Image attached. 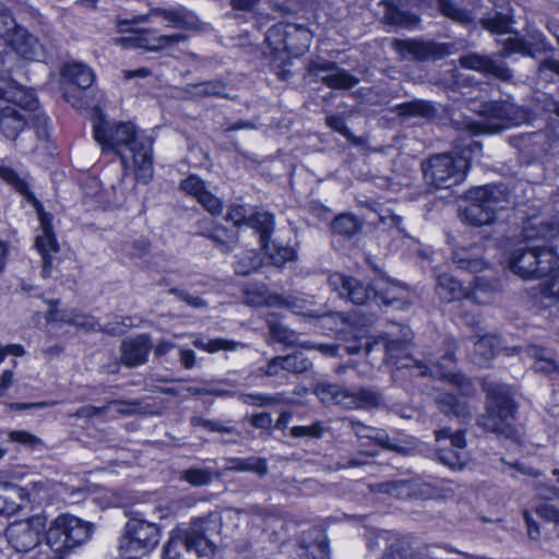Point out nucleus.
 Wrapping results in <instances>:
<instances>
[{"label":"nucleus","mask_w":559,"mask_h":559,"mask_svg":"<svg viewBox=\"0 0 559 559\" xmlns=\"http://www.w3.org/2000/svg\"><path fill=\"white\" fill-rule=\"evenodd\" d=\"M93 136L104 153H114L123 169L133 166L136 178L147 182L153 175V140L139 135L132 122H111L99 119L94 123Z\"/></svg>","instance_id":"nucleus-1"},{"label":"nucleus","mask_w":559,"mask_h":559,"mask_svg":"<svg viewBox=\"0 0 559 559\" xmlns=\"http://www.w3.org/2000/svg\"><path fill=\"white\" fill-rule=\"evenodd\" d=\"M401 337L393 333L381 336L372 345L367 347L369 353L376 346H382L389 362L392 365V378L394 381L402 378V373L407 371L413 377H439L445 379L459 389L468 384V380L461 373L444 370L441 362L432 358L420 360L409 354L412 331L409 328H401Z\"/></svg>","instance_id":"nucleus-2"},{"label":"nucleus","mask_w":559,"mask_h":559,"mask_svg":"<svg viewBox=\"0 0 559 559\" xmlns=\"http://www.w3.org/2000/svg\"><path fill=\"white\" fill-rule=\"evenodd\" d=\"M221 515L212 512L174 528L163 549V559H194L215 549L213 536L219 534Z\"/></svg>","instance_id":"nucleus-3"},{"label":"nucleus","mask_w":559,"mask_h":559,"mask_svg":"<svg viewBox=\"0 0 559 559\" xmlns=\"http://www.w3.org/2000/svg\"><path fill=\"white\" fill-rule=\"evenodd\" d=\"M484 390L487 393L486 413L478 417L477 425L486 431L511 438L514 435L511 421L515 412L511 388L486 381Z\"/></svg>","instance_id":"nucleus-4"},{"label":"nucleus","mask_w":559,"mask_h":559,"mask_svg":"<svg viewBox=\"0 0 559 559\" xmlns=\"http://www.w3.org/2000/svg\"><path fill=\"white\" fill-rule=\"evenodd\" d=\"M471 204L463 212V219L472 226L496 224L498 213L511 203V195L502 186H484L469 191Z\"/></svg>","instance_id":"nucleus-5"},{"label":"nucleus","mask_w":559,"mask_h":559,"mask_svg":"<svg viewBox=\"0 0 559 559\" xmlns=\"http://www.w3.org/2000/svg\"><path fill=\"white\" fill-rule=\"evenodd\" d=\"M522 236L525 241L551 240L559 237V190L545 202L535 200L525 211Z\"/></svg>","instance_id":"nucleus-6"},{"label":"nucleus","mask_w":559,"mask_h":559,"mask_svg":"<svg viewBox=\"0 0 559 559\" xmlns=\"http://www.w3.org/2000/svg\"><path fill=\"white\" fill-rule=\"evenodd\" d=\"M468 169V157L460 153H441L423 163L424 178L428 186L449 189L464 181Z\"/></svg>","instance_id":"nucleus-7"},{"label":"nucleus","mask_w":559,"mask_h":559,"mask_svg":"<svg viewBox=\"0 0 559 559\" xmlns=\"http://www.w3.org/2000/svg\"><path fill=\"white\" fill-rule=\"evenodd\" d=\"M556 262L557 253L552 248L521 247L512 251L509 269L524 280H534L550 273Z\"/></svg>","instance_id":"nucleus-8"},{"label":"nucleus","mask_w":559,"mask_h":559,"mask_svg":"<svg viewBox=\"0 0 559 559\" xmlns=\"http://www.w3.org/2000/svg\"><path fill=\"white\" fill-rule=\"evenodd\" d=\"M159 542L156 524L139 518H131L119 542L120 555L127 559H136L154 550Z\"/></svg>","instance_id":"nucleus-9"},{"label":"nucleus","mask_w":559,"mask_h":559,"mask_svg":"<svg viewBox=\"0 0 559 559\" xmlns=\"http://www.w3.org/2000/svg\"><path fill=\"white\" fill-rule=\"evenodd\" d=\"M90 537L91 526L72 515L58 516L46 532L47 544L56 552H66L81 546Z\"/></svg>","instance_id":"nucleus-10"},{"label":"nucleus","mask_w":559,"mask_h":559,"mask_svg":"<svg viewBox=\"0 0 559 559\" xmlns=\"http://www.w3.org/2000/svg\"><path fill=\"white\" fill-rule=\"evenodd\" d=\"M524 114L512 104L504 102L488 103L484 107V118L469 122L467 130L472 135L480 133H499L524 121Z\"/></svg>","instance_id":"nucleus-11"},{"label":"nucleus","mask_w":559,"mask_h":559,"mask_svg":"<svg viewBox=\"0 0 559 559\" xmlns=\"http://www.w3.org/2000/svg\"><path fill=\"white\" fill-rule=\"evenodd\" d=\"M312 33L300 24L278 23L269 28L265 40L274 50H285L294 57L305 53L312 43Z\"/></svg>","instance_id":"nucleus-12"},{"label":"nucleus","mask_w":559,"mask_h":559,"mask_svg":"<svg viewBox=\"0 0 559 559\" xmlns=\"http://www.w3.org/2000/svg\"><path fill=\"white\" fill-rule=\"evenodd\" d=\"M438 442L449 440L450 445L440 447L437 450V460L453 471H462L469 462L466 450L465 430H452L444 427L435 431Z\"/></svg>","instance_id":"nucleus-13"},{"label":"nucleus","mask_w":559,"mask_h":559,"mask_svg":"<svg viewBox=\"0 0 559 559\" xmlns=\"http://www.w3.org/2000/svg\"><path fill=\"white\" fill-rule=\"evenodd\" d=\"M45 531V520L33 516L26 521L10 524L5 530V537L15 551L28 552L40 545Z\"/></svg>","instance_id":"nucleus-14"},{"label":"nucleus","mask_w":559,"mask_h":559,"mask_svg":"<svg viewBox=\"0 0 559 559\" xmlns=\"http://www.w3.org/2000/svg\"><path fill=\"white\" fill-rule=\"evenodd\" d=\"M329 285L341 298L354 305H367L374 300L373 281L366 283L354 276L334 273L329 277Z\"/></svg>","instance_id":"nucleus-15"},{"label":"nucleus","mask_w":559,"mask_h":559,"mask_svg":"<svg viewBox=\"0 0 559 559\" xmlns=\"http://www.w3.org/2000/svg\"><path fill=\"white\" fill-rule=\"evenodd\" d=\"M367 545L370 549L383 550L380 559H403L409 550L408 539L394 531H370Z\"/></svg>","instance_id":"nucleus-16"},{"label":"nucleus","mask_w":559,"mask_h":559,"mask_svg":"<svg viewBox=\"0 0 559 559\" xmlns=\"http://www.w3.org/2000/svg\"><path fill=\"white\" fill-rule=\"evenodd\" d=\"M394 49L403 58H412L414 60H427L441 58L451 52V44H440L436 41H423L417 39H395L393 41Z\"/></svg>","instance_id":"nucleus-17"},{"label":"nucleus","mask_w":559,"mask_h":559,"mask_svg":"<svg viewBox=\"0 0 559 559\" xmlns=\"http://www.w3.org/2000/svg\"><path fill=\"white\" fill-rule=\"evenodd\" d=\"M162 20L166 27L186 29L189 27L187 14L182 9L153 8L146 14L135 15L130 21H118L119 32H126L123 28L128 24L153 23Z\"/></svg>","instance_id":"nucleus-18"},{"label":"nucleus","mask_w":559,"mask_h":559,"mask_svg":"<svg viewBox=\"0 0 559 559\" xmlns=\"http://www.w3.org/2000/svg\"><path fill=\"white\" fill-rule=\"evenodd\" d=\"M63 75L70 82V85L66 88L64 92L66 99L73 106H83L81 99L76 98L75 93L92 86L95 81V74L93 70L86 64L72 62L64 67Z\"/></svg>","instance_id":"nucleus-19"},{"label":"nucleus","mask_w":559,"mask_h":559,"mask_svg":"<svg viewBox=\"0 0 559 559\" xmlns=\"http://www.w3.org/2000/svg\"><path fill=\"white\" fill-rule=\"evenodd\" d=\"M147 32L146 29H139L136 35L129 37H119L115 38V43L119 44L123 47H140L144 48L148 51H158L163 49H167L174 47L180 43H185L188 39V36L185 34H170V35H159L154 37L141 36Z\"/></svg>","instance_id":"nucleus-20"},{"label":"nucleus","mask_w":559,"mask_h":559,"mask_svg":"<svg viewBox=\"0 0 559 559\" xmlns=\"http://www.w3.org/2000/svg\"><path fill=\"white\" fill-rule=\"evenodd\" d=\"M226 219L231 222L234 226H247L252 228L258 235L263 234L275 227L274 216L269 212H255L249 214L247 209L240 204H234L229 207Z\"/></svg>","instance_id":"nucleus-21"},{"label":"nucleus","mask_w":559,"mask_h":559,"mask_svg":"<svg viewBox=\"0 0 559 559\" xmlns=\"http://www.w3.org/2000/svg\"><path fill=\"white\" fill-rule=\"evenodd\" d=\"M460 64L466 69L491 74L502 81H509L513 76L512 71L507 67L506 62L489 56H481L477 53L462 56L460 58Z\"/></svg>","instance_id":"nucleus-22"},{"label":"nucleus","mask_w":559,"mask_h":559,"mask_svg":"<svg viewBox=\"0 0 559 559\" xmlns=\"http://www.w3.org/2000/svg\"><path fill=\"white\" fill-rule=\"evenodd\" d=\"M151 349L152 342L147 334L126 338L120 346L121 361L129 368L143 365L146 362Z\"/></svg>","instance_id":"nucleus-23"},{"label":"nucleus","mask_w":559,"mask_h":559,"mask_svg":"<svg viewBox=\"0 0 559 559\" xmlns=\"http://www.w3.org/2000/svg\"><path fill=\"white\" fill-rule=\"evenodd\" d=\"M329 551L326 536L318 528H310L304 532L299 537V559H328Z\"/></svg>","instance_id":"nucleus-24"},{"label":"nucleus","mask_w":559,"mask_h":559,"mask_svg":"<svg viewBox=\"0 0 559 559\" xmlns=\"http://www.w3.org/2000/svg\"><path fill=\"white\" fill-rule=\"evenodd\" d=\"M0 99L26 110H35L38 106L33 91L9 78H0Z\"/></svg>","instance_id":"nucleus-25"},{"label":"nucleus","mask_w":559,"mask_h":559,"mask_svg":"<svg viewBox=\"0 0 559 559\" xmlns=\"http://www.w3.org/2000/svg\"><path fill=\"white\" fill-rule=\"evenodd\" d=\"M373 289L374 300L380 301L385 307L404 310L409 305V301L407 300V290L388 280H374Z\"/></svg>","instance_id":"nucleus-26"},{"label":"nucleus","mask_w":559,"mask_h":559,"mask_svg":"<svg viewBox=\"0 0 559 559\" xmlns=\"http://www.w3.org/2000/svg\"><path fill=\"white\" fill-rule=\"evenodd\" d=\"M9 45L25 59L39 60L45 57L43 45L24 27L15 29Z\"/></svg>","instance_id":"nucleus-27"},{"label":"nucleus","mask_w":559,"mask_h":559,"mask_svg":"<svg viewBox=\"0 0 559 559\" xmlns=\"http://www.w3.org/2000/svg\"><path fill=\"white\" fill-rule=\"evenodd\" d=\"M313 393L325 405H341L348 408L350 400V390L337 383L328 381L318 382L313 389Z\"/></svg>","instance_id":"nucleus-28"},{"label":"nucleus","mask_w":559,"mask_h":559,"mask_svg":"<svg viewBox=\"0 0 559 559\" xmlns=\"http://www.w3.org/2000/svg\"><path fill=\"white\" fill-rule=\"evenodd\" d=\"M27 488H21L12 483H0V514H13L21 507L24 498H29Z\"/></svg>","instance_id":"nucleus-29"},{"label":"nucleus","mask_w":559,"mask_h":559,"mask_svg":"<svg viewBox=\"0 0 559 559\" xmlns=\"http://www.w3.org/2000/svg\"><path fill=\"white\" fill-rule=\"evenodd\" d=\"M385 23L405 28H414L419 23V17L403 9V0H383Z\"/></svg>","instance_id":"nucleus-30"},{"label":"nucleus","mask_w":559,"mask_h":559,"mask_svg":"<svg viewBox=\"0 0 559 559\" xmlns=\"http://www.w3.org/2000/svg\"><path fill=\"white\" fill-rule=\"evenodd\" d=\"M35 247L39 252L43 260V270L41 274L44 277H49L51 275L52 267V255L51 253H57L59 251V246L53 236L51 227L48 225L43 226L41 235L36 237Z\"/></svg>","instance_id":"nucleus-31"},{"label":"nucleus","mask_w":559,"mask_h":559,"mask_svg":"<svg viewBox=\"0 0 559 559\" xmlns=\"http://www.w3.org/2000/svg\"><path fill=\"white\" fill-rule=\"evenodd\" d=\"M274 231V227L263 234V230L259 234V239L262 249L265 254L270 258L273 264L281 266L287 261H293L296 258V252L293 248L286 246H280L275 241L271 240V235Z\"/></svg>","instance_id":"nucleus-32"},{"label":"nucleus","mask_w":559,"mask_h":559,"mask_svg":"<svg viewBox=\"0 0 559 559\" xmlns=\"http://www.w3.org/2000/svg\"><path fill=\"white\" fill-rule=\"evenodd\" d=\"M435 403L445 415L462 419L471 417L465 400L457 397L454 393L439 390L435 395Z\"/></svg>","instance_id":"nucleus-33"},{"label":"nucleus","mask_w":559,"mask_h":559,"mask_svg":"<svg viewBox=\"0 0 559 559\" xmlns=\"http://www.w3.org/2000/svg\"><path fill=\"white\" fill-rule=\"evenodd\" d=\"M393 111L404 119L420 118L430 120L437 116V108L430 102L424 99H414L399 104L393 108Z\"/></svg>","instance_id":"nucleus-34"},{"label":"nucleus","mask_w":559,"mask_h":559,"mask_svg":"<svg viewBox=\"0 0 559 559\" xmlns=\"http://www.w3.org/2000/svg\"><path fill=\"white\" fill-rule=\"evenodd\" d=\"M26 117L16 108L5 106L0 109V131L9 140H14L24 129Z\"/></svg>","instance_id":"nucleus-35"},{"label":"nucleus","mask_w":559,"mask_h":559,"mask_svg":"<svg viewBox=\"0 0 559 559\" xmlns=\"http://www.w3.org/2000/svg\"><path fill=\"white\" fill-rule=\"evenodd\" d=\"M225 469L238 473H254L260 477L269 473L267 462L263 457H227L225 459Z\"/></svg>","instance_id":"nucleus-36"},{"label":"nucleus","mask_w":559,"mask_h":559,"mask_svg":"<svg viewBox=\"0 0 559 559\" xmlns=\"http://www.w3.org/2000/svg\"><path fill=\"white\" fill-rule=\"evenodd\" d=\"M350 400H353L352 403H348V408L350 409L373 408L380 406L382 403L381 394L369 388H360L357 391L350 390Z\"/></svg>","instance_id":"nucleus-37"},{"label":"nucleus","mask_w":559,"mask_h":559,"mask_svg":"<svg viewBox=\"0 0 559 559\" xmlns=\"http://www.w3.org/2000/svg\"><path fill=\"white\" fill-rule=\"evenodd\" d=\"M0 178L15 188L17 192L23 194L25 199L32 203L37 210L40 204L28 188L27 182L20 178L19 175L9 166L0 165Z\"/></svg>","instance_id":"nucleus-38"},{"label":"nucleus","mask_w":559,"mask_h":559,"mask_svg":"<svg viewBox=\"0 0 559 559\" xmlns=\"http://www.w3.org/2000/svg\"><path fill=\"white\" fill-rule=\"evenodd\" d=\"M320 81L335 90H350L359 83V79L347 70L336 68L334 72L320 76Z\"/></svg>","instance_id":"nucleus-39"},{"label":"nucleus","mask_w":559,"mask_h":559,"mask_svg":"<svg viewBox=\"0 0 559 559\" xmlns=\"http://www.w3.org/2000/svg\"><path fill=\"white\" fill-rule=\"evenodd\" d=\"M499 347V340L495 335L486 334L474 345V360L478 365H483L495 357Z\"/></svg>","instance_id":"nucleus-40"},{"label":"nucleus","mask_w":559,"mask_h":559,"mask_svg":"<svg viewBox=\"0 0 559 559\" xmlns=\"http://www.w3.org/2000/svg\"><path fill=\"white\" fill-rule=\"evenodd\" d=\"M438 9L448 19L463 25H467L474 20L471 11L451 0H438Z\"/></svg>","instance_id":"nucleus-41"},{"label":"nucleus","mask_w":559,"mask_h":559,"mask_svg":"<svg viewBox=\"0 0 559 559\" xmlns=\"http://www.w3.org/2000/svg\"><path fill=\"white\" fill-rule=\"evenodd\" d=\"M437 293L443 301L451 302L461 298L463 289L461 283L454 277L442 274L438 277Z\"/></svg>","instance_id":"nucleus-42"},{"label":"nucleus","mask_w":559,"mask_h":559,"mask_svg":"<svg viewBox=\"0 0 559 559\" xmlns=\"http://www.w3.org/2000/svg\"><path fill=\"white\" fill-rule=\"evenodd\" d=\"M261 264L262 261L259 253L254 250H247L236 255L234 269L238 275L247 276L257 271Z\"/></svg>","instance_id":"nucleus-43"},{"label":"nucleus","mask_w":559,"mask_h":559,"mask_svg":"<svg viewBox=\"0 0 559 559\" xmlns=\"http://www.w3.org/2000/svg\"><path fill=\"white\" fill-rule=\"evenodd\" d=\"M218 473L209 467H191L182 472L181 478L192 486L210 485Z\"/></svg>","instance_id":"nucleus-44"},{"label":"nucleus","mask_w":559,"mask_h":559,"mask_svg":"<svg viewBox=\"0 0 559 559\" xmlns=\"http://www.w3.org/2000/svg\"><path fill=\"white\" fill-rule=\"evenodd\" d=\"M266 322L270 330V335L275 342L286 346H293L295 344V333L287 326L283 325L280 321H277L273 314L267 317Z\"/></svg>","instance_id":"nucleus-45"},{"label":"nucleus","mask_w":559,"mask_h":559,"mask_svg":"<svg viewBox=\"0 0 559 559\" xmlns=\"http://www.w3.org/2000/svg\"><path fill=\"white\" fill-rule=\"evenodd\" d=\"M453 261L460 269L467 270L472 273L480 272L487 267L485 260L464 249L453 253Z\"/></svg>","instance_id":"nucleus-46"},{"label":"nucleus","mask_w":559,"mask_h":559,"mask_svg":"<svg viewBox=\"0 0 559 559\" xmlns=\"http://www.w3.org/2000/svg\"><path fill=\"white\" fill-rule=\"evenodd\" d=\"M227 86L224 82L215 80V81H206L200 84H197L192 88V95L194 97H226L228 98V94H226Z\"/></svg>","instance_id":"nucleus-47"},{"label":"nucleus","mask_w":559,"mask_h":559,"mask_svg":"<svg viewBox=\"0 0 559 559\" xmlns=\"http://www.w3.org/2000/svg\"><path fill=\"white\" fill-rule=\"evenodd\" d=\"M246 295L248 304L254 307H282L285 305L281 296L276 294H270L265 289L248 290Z\"/></svg>","instance_id":"nucleus-48"},{"label":"nucleus","mask_w":559,"mask_h":559,"mask_svg":"<svg viewBox=\"0 0 559 559\" xmlns=\"http://www.w3.org/2000/svg\"><path fill=\"white\" fill-rule=\"evenodd\" d=\"M332 230L345 237L354 236L360 228L358 219L352 214H341L332 222Z\"/></svg>","instance_id":"nucleus-49"},{"label":"nucleus","mask_w":559,"mask_h":559,"mask_svg":"<svg viewBox=\"0 0 559 559\" xmlns=\"http://www.w3.org/2000/svg\"><path fill=\"white\" fill-rule=\"evenodd\" d=\"M239 400L247 405L263 407L280 404L282 394L241 393Z\"/></svg>","instance_id":"nucleus-50"},{"label":"nucleus","mask_w":559,"mask_h":559,"mask_svg":"<svg viewBox=\"0 0 559 559\" xmlns=\"http://www.w3.org/2000/svg\"><path fill=\"white\" fill-rule=\"evenodd\" d=\"M531 355L536 358L534 364L536 371L549 373L559 370V366L552 359L551 354L547 349L533 347L531 349Z\"/></svg>","instance_id":"nucleus-51"},{"label":"nucleus","mask_w":559,"mask_h":559,"mask_svg":"<svg viewBox=\"0 0 559 559\" xmlns=\"http://www.w3.org/2000/svg\"><path fill=\"white\" fill-rule=\"evenodd\" d=\"M480 23L484 28L490 31L491 33L507 34L510 33V25L512 23V20L507 14L496 13L491 17L481 19Z\"/></svg>","instance_id":"nucleus-52"},{"label":"nucleus","mask_w":559,"mask_h":559,"mask_svg":"<svg viewBox=\"0 0 559 559\" xmlns=\"http://www.w3.org/2000/svg\"><path fill=\"white\" fill-rule=\"evenodd\" d=\"M284 370L293 373H301L310 369L311 361L302 353H294L283 356Z\"/></svg>","instance_id":"nucleus-53"},{"label":"nucleus","mask_w":559,"mask_h":559,"mask_svg":"<svg viewBox=\"0 0 559 559\" xmlns=\"http://www.w3.org/2000/svg\"><path fill=\"white\" fill-rule=\"evenodd\" d=\"M133 325V320L130 317H115L112 321H109L106 324H100L98 322V329L96 331L116 336L123 334Z\"/></svg>","instance_id":"nucleus-54"},{"label":"nucleus","mask_w":559,"mask_h":559,"mask_svg":"<svg viewBox=\"0 0 559 559\" xmlns=\"http://www.w3.org/2000/svg\"><path fill=\"white\" fill-rule=\"evenodd\" d=\"M193 344L195 347L209 353H216L219 350H235L239 346V343L225 338H215L207 342L203 340H195Z\"/></svg>","instance_id":"nucleus-55"},{"label":"nucleus","mask_w":559,"mask_h":559,"mask_svg":"<svg viewBox=\"0 0 559 559\" xmlns=\"http://www.w3.org/2000/svg\"><path fill=\"white\" fill-rule=\"evenodd\" d=\"M513 52L521 55H531L532 45L523 37H510L503 41V48L500 52L501 57H507Z\"/></svg>","instance_id":"nucleus-56"},{"label":"nucleus","mask_w":559,"mask_h":559,"mask_svg":"<svg viewBox=\"0 0 559 559\" xmlns=\"http://www.w3.org/2000/svg\"><path fill=\"white\" fill-rule=\"evenodd\" d=\"M326 428L322 421H316L309 426H295L290 429V436L294 438H311L320 439L324 435Z\"/></svg>","instance_id":"nucleus-57"},{"label":"nucleus","mask_w":559,"mask_h":559,"mask_svg":"<svg viewBox=\"0 0 559 559\" xmlns=\"http://www.w3.org/2000/svg\"><path fill=\"white\" fill-rule=\"evenodd\" d=\"M21 27L22 26L16 24L5 5L0 2V37L4 38L9 43V39L12 37L15 29Z\"/></svg>","instance_id":"nucleus-58"},{"label":"nucleus","mask_w":559,"mask_h":559,"mask_svg":"<svg viewBox=\"0 0 559 559\" xmlns=\"http://www.w3.org/2000/svg\"><path fill=\"white\" fill-rule=\"evenodd\" d=\"M197 425L211 431V432H218V433H223V435H234L236 437H240V432L237 430V428L235 426H231V425L225 423V421L200 418V419H198Z\"/></svg>","instance_id":"nucleus-59"},{"label":"nucleus","mask_w":559,"mask_h":559,"mask_svg":"<svg viewBox=\"0 0 559 559\" xmlns=\"http://www.w3.org/2000/svg\"><path fill=\"white\" fill-rule=\"evenodd\" d=\"M9 439L12 442H17L34 450L44 447V442L41 439L25 430L10 431Z\"/></svg>","instance_id":"nucleus-60"},{"label":"nucleus","mask_w":559,"mask_h":559,"mask_svg":"<svg viewBox=\"0 0 559 559\" xmlns=\"http://www.w3.org/2000/svg\"><path fill=\"white\" fill-rule=\"evenodd\" d=\"M549 280L544 284L543 293L546 297L556 298L559 300V255L557 254V262L555 263L550 273Z\"/></svg>","instance_id":"nucleus-61"},{"label":"nucleus","mask_w":559,"mask_h":559,"mask_svg":"<svg viewBox=\"0 0 559 559\" xmlns=\"http://www.w3.org/2000/svg\"><path fill=\"white\" fill-rule=\"evenodd\" d=\"M168 293L176 296L179 300L185 301L192 308L202 309L207 307V302L199 296L189 294L186 289L171 287Z\"/></svg>","instance_id":"nucleus-62"},{"label":"nucleus","mask_w":559,"mask_h":559,"mask_svg":"<svg viewBox=\"0 0 559 559\" xmlns=\"http://www.w3.org/2000/svg\"><path fill=\"white\" fill-rule=\"evenodd\" d=\"M180 188L187 194L194 197L197 200L206 191L204 182L195 175H191L181 181Z\"/></svg>","instance_id":"nucleus-63"},{"label":"nucleus","mask_w":559,"mask_h":559,"mask_svg":"<svg viewBox=\"0 0 559 559\" xmlns=\"http://www.w3.org/2000/svg\"><path fill=\"white\" fill-rule=\"evenodd\" d=\"M198 202L212 215H219L223 211L222 200L207 190L200 195Z\"/></svg>","instance_id":"nucleus-64"}]
</instances>
